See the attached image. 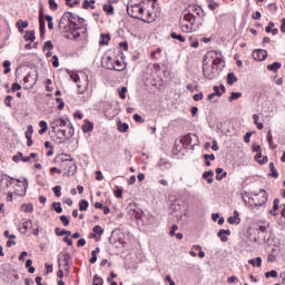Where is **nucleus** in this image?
Returning a JSON list of instances; mask_svg holds the SVG:
<instances>
[{"label":"nucleus","instance_id":"f257e3e1","mask_svg":"<svg viewBox=\"0 0 285 285\" xmlns=\"http://www.w3.org/2000/svg\"><path fill=\"white\" fill-rule=\"evenodd\" d=\"M222 63H224L222 51H208L203 59L204 77L209 80L217 79Z\"/></svg>","mask_w":285,"mask_h":285},{"label":"nucleus","instance_id":"f03ea898","mask_svg":"<svg viewBox=\"0 0 285 285\" xmlns=\"http://www.w3.org/2000/svg\"><path fill=\"white\" fill-rule=\"evenodd\" d=\"M185 14L179 19V28L181 32L190 33L195 32V21H197V17L190 12V10H185Z\"/></svg>","mask_w":285,"mask_h":285},{"label":"nucleus","instance_id":"7ed1b4c3","mask_svg":"<svg viewBox=\"0 0 285 285\" xmlns=\"http://www.w3.org/2000/svg\"><path fill=\"white\" fill-rule=\"evenodd\" d=\"M60 159L61 168L67 171V174L70 175H77V163H75V158L68 156V155H60L58 157Z\"/></svg>","mask_w":285,"mask_h":285},{"label":"nucleus","instance_id":"20e7f679","mask_svg":"<svg viewBox=\"0 0 285 285\" xmlns=\"http://www.w3.org/2000/svg\"><path fill=\"white\" fill-rule=\"evenodd\" d=\"M127 14H129L131 19H138L139 21H144V23H153V21H155V19H144L139 17V14H144V8L141 7V3L127 6Z\"/></svg>","mask_w":285,"mask_h":285},{"label":"nucleus","instance_id":"39448f33","mask_svg":"<svg viewBox=\"0 0 285 285\" xmlns=\"http://www.w3.org/2000/svg\"><path fill=\"white\" fill-rule=\"evenodd\" d=\"M183 146H186V148H195V146L199 145V137L196 134H187L180 139Z\"/></svg>","mask_w":285,"mask_h":285},{"label":"nucleus","instance_id":"423d86ee","mask_svg":"<svg viewBox=\"0 0 285 285\" xmlns=\"http://www.w3.org/2000/svg\"><path fill=\"white\" fill-rule=\"evenodd\" d=\"M66 128H68V131L66 129H58L53 132L59 139H71V137L75 136V127L72 126V122H69Z\"/></svg>","mask_w":285,"mask_h":285},{"label":"nucleus","instance_id":"0eeeda50","mask_svg":"<svg viewBox=\"0 0 285 285\" xmlns=\"http://www.w3.org/2000/svg\"><path fill=\"white\" fill-rule=\"evenodd\" d=\"M254 206H264L268 202V194L264 189H259L257 194L252 198Z\"/></svg>","mask_w":285,"mask_h":285},{"label":"nucleus","instance_id":"6e6552de","mask_svg":"<svg viewBox=\"0 0 285 285\" xmlns=\"http://www.w3.org/2000/svg\"><path fill=\"white\" fill-rule=\"evenodd\" d=\"M109 242L116 247H119V244H124V233H121V229H114L109 237Z\"/></svg>","mask_w":285,"mask_h":285},{"label":"nucleus","instance_id":"1a4fd4ad","mask_svg":"<svg viewBox=\"0 0 285 285\" xmlns=\"http://www.w3.org/2000/svg\"><path fill=\"white\" fill-rule=\"evenodd\" d=\"M52 132H57V128H66V126H68V121H66V119L59 117V116H56L53 117L51 120H50V124H49Z\"/></svg>","mask_w":285,"mask_h":285},{"label":"nucleus","instance_id":"9d476101","mask_svg":"<svg viewBox=\"0 0 285 285\" xmlns=\"http://www.w3.org/2000/svg\"><path fill=\"white\" fill-rule=\"evenodd\" d=\"M127 213L131 217H135V219H141L142 215H144V210H141V208H139V206H137V204H135V203H130L127 206Z\"/></svg>","mask_w":285,"mask_h":285},{"label":"nucleus","instance_id":"9b49d317","mask_svg":"<svg viewBox=\"0 0 285 285\" xmlns=\"http://www.w3.org/2000/svg\"><path fill=\"white\" fill-rule=\"evenodd\" d=\"M252 57L255 59V61H265V59L268 58V51L264 49H257L253 51Z\"/></svg>","mask_w":285,"mask_h":285},{"label":"nucleus","instance_id":"f8f14e48","mask_svg":"<svg viewBox=\"0 0 285 285\" xmlns=\"http://www.w3.org/2000/svg\"><path fill=\"white\" fill-rule=\"evenodd\" d=\"M30 228H32V220H30L28 218H22V220L19 225V232L22 235H26V233H28V230H30Z\"/></svg>","mask_w":285,"mask_h":285},{"label":"nucleus","instance_id":"ddd939ff","mask_svg":"<svg viewBox=\"0 0 285 285\" xmlns=\"http://www.w3.org/2000/svg\"><path fill=\"white\" fill-rule=\"evenodd\" d=\"M79 30H81V28L78 27H70L69 29H67V32H69L66 37L67 39H79V37H81V33L79 32Z\"/></svg>","mask_w":285,"mask_h":285},{"label":"nucleus","instance_id":"4468645a","mask_svg":"<svg viewBox=\"0 0 285 285\" xmlns=\"http://www.w3.org/2000/svg\"><path fill=\"white\" fill-rule=\"evenodd\" d=\"M68 19H70V12H65L59 21V28L63 29V32H68Z\"/></svg>","mask_w":285,"mask_h":285},{"label":"nucleus","instance_id":"2eb2a0df","mask_svg":"<svg viewBox=\"0 0 285 285\" xmlns=\"http://www.w3.org/2000/svg\"><path fill=\"white\" fill-rule=\"evenodd\" d=\"M108 70H116L117 72H121L122 70H126V63L120 60H116L115 65H111Z\"/></svg>","mask_w":285,"mask_h":285},{"label":"nucleus","instance_id":"dca6fc26","mask_svg":"<svg viewBox=\"0 0 285 285\" xmlns=\"http://www.w3.org/2000/svg\"><path fill=\"white\" fill-rule=\"evenodd\" d=\"M185 10H189L190 12H195L197 14V17H206V12H204V9H202V7L194 4V6H189V9H185Z\"/></svg>","mask_w":285,"mask_h":285},{"label":"nucleus","instance_id":"f3484780","mask_svg":"<svg viewBox=\"0 0 285 285\" xmlns=\"http://www.w3.org/2000/svg\"><path fill=\"white\" fill-rule=\"evenodd\" d=\"M278 210H279V198H275L273 202V208L269 209V215H272V217H277Z\"/></svg>","mask_w":285,"mask_h":285},{"label":"nucleus","instance_id":"a211bd4d","mask_svg":"<svg viewBox=\"0 0 285 285\" xmlns=\"http://www.w3.org/2000/svg\"><path fill=\"white\" fill-rule=\"evenodd\" d=\"M213 177H215V173L213 170H208L203 174V179H205L207 184H213V181H215Z\"/></svg>","mask_w":285,"mask_h":285},{"label":"nucleus","instance_id":"6ab92c4d","mask_svg":"<svg viewBox=\"0 0 285 285\" xmlns=\"http://www.w3.org/2000/svg\"><path fill=\"white\" fill-rule=\"evenodd\" d=\"M228 224H240L242 218H239V212L235 210L234 215L227 218Z\"/></svg>","mask_w":285,"mask_h":285},{"label":"nucleus","instance_id":"aec40b11","mask_svg":"<svg viewBox=\"0 0 285 285\" xmlns=\"http://www.w3.org/2000/svg\"><path fill=\"white\" fill-rule=\"evenodd\" d=\"M67 22H68V29L77 28L79 26V24H77V16L71 12H70V18L67 19Z\"/></svg>","mask_w":285,"mask_h":285},{"label":"nucleus","instance_id":"412c9836","mask_svg":"<svg viewBox=\"0 0 285 285\" xmlns=\"http://www.w3.org/2000/svg\"><path fill=\"white\" fill-rule=\"evenodd\" d=\"M227 175L228 173L224 171V168H216V181H222Z\"/></svg>","mask_w":285,"mask_h":285},{"label":"nucleus","instance_id":"4be33fe9","mask_svg":"<svg viewBox=\"0 0 285 285\" xmlns=\"http://www.w3.org/2000/svg\"><path fill=\"white\" fill-rule=\"evenodd\" d=\"M217 235L222 242H228V236L225 235H230V229H220Z\"/></svg>","mask_w":285,"mask_h":285},{"label":"nucleus","instance_id":"5701e85b","mask_svg":"<svg viewBox=\"0 0 285 285\" xmlns=\"http://www.w3.org/2000/svg\"><path fill=\"white\" fill-rule=\"evenodd\" d=\"M29 26V22L28 20H19L17 23H16V28H18V31L19 32H23V29L28 28Z\"/></svg>","mask_w":285,"mask_h":285},{"label":"nucleus","instance_id":"b1692460","mask_svg":"<svg viewBox=\"0 0 285 285\" xmlns=\"http://www.w3.org/2000/svg\"><path fill=\"white\" fill-rule=\"evenodd\" d=\"M55 233H56V235H57L58 237H63V235H67V237H70V235H72V232L66 230V229H62V230H61V228H59V227H57V228L55 229Z\"/></svg>","mask_w":285,"mask_h":285},{"label":"nucleus","instance_id":"393cba45","mask_svg":"<svg viewBox=\"0 0 285 285\" xmlns=\"http://www.w3.org/2000/svg\"><path fill=\"white\" fill-rule=\"evenodd\" d=\"M279 68H282V62H274L267 66V70H269V72H277Z\"/></svg>","mask_w":285,"mask_h":285},{"label":"nucleus","instance_id":"a878e982","mask_svg":"<svg viewBox=\"0 0 285 285\" xmlns=\"http://www.w3.org/2000/svg\"><path fill=\"white\" fill-rule=\"evenodd\" d=\"M128 128H130V126L127 122L118 121L117 130H119L120 132H128Z\"/></svg>","mask_w":285,"mask_h":285},{"label":"nucleus","instance_id":"bb28decb","mask_svg":"<svg viewBox=\"0 0 285 285\" xmlns=\"http://www.w3.org/2000/svg\"><path fill=\"white\" fill-rule=\"evenodd\" d=\"M227 83L228 86H233L234 83H237V76H235V72L227 73Z\"/></svg>","mask_w":285,"mask_h":285},{"label":"nucleus","instance_id":"cd10ccee","mask_svg":"<svg viewBox=\"0 0 285 285\" xmlns=\"http://www.w3.org/2000/svg\"><path fill=\"white\" fill-rule=\"evenodd\" d=\"M248 264L250 266H256L257 268H262V257H256V259L255 258H250L248 261Z\"/></svg>","mask_w":285,"mask_h":285},{"label":"nucleus","instance_id":"c85d7f7f","mask_svg":"<svg viewBox=\"0 0 285 285\" xmlns=\"http://www.w3.org/2000/svg\"><path fill=\"white\" fill-rule=\"evenodd\" d=\"M23 39L24 41H31V43L35 42V30L26 31Z\"/></svg>","mask_w":285,"mask_h":285},{"label":"nucleus","instance_id":"c756f323","mask_svg":"<svg viewBox=\"0 0 285 285\" xmlns=\"http://www.w3.org/2000/svg\"><path fill=\"white\" fill-rule=\"evenodd\" d=\"M269 170L272 171L269 174V177H273L274 179H277V177H279V173H277V169H275V163H269Z\"/></svg>","mask_w":285,"mask_h":285},{"label":"nucleus","instance_id":"7c9ffc66","mask_svg":"<svg viewBox=\"0 0 285 285\" xmlns=\"http://www.w3.org/2000/svg\"><path fill=\"white\" fill-rule=\"evenodd\" d=\"M253 120H254L255 126H257L258 130H264V124L259 122V115L254 114Z\"/></svg>","mask_w":285,"mask_h":285},{"label":"nucleus","instance_id":"2f4dec72","mask_svg":"<svg viewBox=\"0 0 285 285\" xmlns=\"http://www.w3.org/2000/svg\"><path fill=\"white\" fill-rule=\"evenodd\" d=\"M39 127L41 128L39 130V135H46V132H48V122H46L45 120H41L39 122Z\"/></svg>","mask_w":285,"mask_h":285},{"label":"nucleus","instance_id":"473e14b6","mask_svg":"<svg viewBox=\"0 0 285 285\" xmlns=\"http://www.w3.org/2000/svg\"><path fill=\"white\" fill-rule=\"evenodd\" d=\"M61 256L63 257L65 267L68 268V266H70V253L61 252Z\"/></svg>","mask_w":285,"mask_h":285},{"label":"nucleus","instance_id":"72a5a7b5","mask_svg":"<svg viewBox=\"0 0 285 285\" xmlns=\"http://www.w3.org/2000/svg\"><path fill=\"white\" fill-rule=\"evenodd\" d=\"M94 128H95V125H92V122L90 121H86V124L82 125V131L85 132H92Z\"/></svg>","mask_w":285,"mask_h":285},{"label":"nucleus","instance_id":"f704fd0d","mask_svg":"<svg viewBox=\"0 0 285 285\" xmlns=\"http://www.w3.org/2000/svg\"><path fill=\"white\" fill-rule=\"evenodd\" d=\"M170 37H171V39H176L177 41H180V43L186 42V38L184 36H181L180 33L171 32Z\"/></svg>","mask_w":285,"mask_h":285},{"label":"nucleus","instance_id":"c9c22d12","mask_svg":"<svg viewBox=\"0 0 285 285\" xmlns=\"http://www.w3.org/2000/svg\"><path fill=\"white\" fill-rule=\"evenodd\" d=\"M222 92L219 90V87H214V95L215 97H222L223 92H226V87L224 85H220Z\"/></svg>","mask_w":285,"mask_h":285},{"label":"nucleus","instance_id":"e433bc0d","mask_svg":"<svg viewBox=\"0 0 285 285\" xmlns=\"http://www.w3.org/2000/svg\"><path fill=\"white\" fill-rule=\"evenodd\" d=\"M82 8L85 10H88V8H91V10H95V0H85L83 3H82Z\"/></svg>","mask_w":285,"mask_h":285},{"label":"nucleus","instance_id":"4c0bfd02","mask_svg":"<svg viewBox=\"0 0 285 285\" xmlns=\"http://www.w3.org/2000/svg\"><path fill=\"white\" fill-rule=\"evenodd\" d=\"M240 97H242V92H235V91H233L232 94H230V96L228 97V101L229 102H233V101H235V100H237V99H240Z\"/></svg>","mask_w":285,"mask_h":285},{"label":"nucleus","instance_id":"58836bf2","mask_svg":"<svg viewBox=\"0 0 285 285\" xmlns=\"http://www.w3.org/2000/svg\"><path fill=\"white\" fill-rule=\"evenodd\" d=\"M21 208L24 213H32L35 210V206L32 204H22Z\"/></svg>","mask_w":285,"mask_h":285},{"label":"nucleus","instance_id":"ea45409f","mask_svg":"<svg viewBox=\"0 0 285 285\" xmlns=\"http://www.w3.org/2000/svg\"><path fill=\"white\" fill-rule=\"evenodd\" d=\"M32 132H35V128L32 127V125H29V126L27 127L26 132H24L26 139L32 138Z\"/></svg>","mask_w":285,"mask_h":285},{"label":"nucleus","instance_id":"a19ab883","mask_svg":"<svg viewBox=\"0 0 285 285\" xmlns=\"http://www.w3.org/2000/svg\"><path fill=\"white\" fill-rule=\"evenodd\" d=\"M99 46H108V33H101Z\"/></svg>","mask_w":285,"mask_h":285},{"label":"nucleus","instance_id":"79ce46f5","mask_svg":"<svg viewBox=\"0 0 285 285\" xmlns=\"http://www.w3.org/2000/svg\"><path fill=\"white\" fill-rule=\"evenodd\" d=\"M67 72H69L70 78L72 79V81L75 83H77L78 88H80L81 86H79V75H77L75 72H70V70H67Z\"/></svg>","mask_w":285,"mask_h":285},{"label":"nucleus","instance_id":"37998d69","mask_svg":"<svg viewBox=\"0 0 285 285\" xmlns=\"http://www.w3.org/2000/svg\"><path fill=\"white\" fill-rule=\"evenodd\" d=\"M55 46L52 45V41L48 40L43 43L42 50L46 52V50H53Z\"/></svg>","mask_w":285,"mask_h":285},{"label":"nucleus","instance_id":"c03bdc74","mask_svg":"<svg viewBox=\"0 0 285 285\" xmlns=\"http://www.w3.org/2000/svg\"><path fill=\"white\" fill-rule=\"evenodd\" d=\"M52 208L58 214L63 213V208L61 207V204L59 202L58 203H52Z\"/></svg>","mask_w":285,"mask_h":285},{"label":"nucleus","instance_id":"a18cd8bd","mask_svg":"<svg viewBox=\"0 0 285 285\" xmlns=\"http://www.w3.org/2000/svg\"><path fill=\"white\" fill-rule=\"evenodd\" d=\"M208 8L209 10H217V8H219V3L215 2V0H208Z\"/></svg>","mask_w":285,"mask_h":285},{"label":"nucleus","instance_id":"49530a36","mask_svg":"<svg viewBox=\"0 0 285 285\" xmlns=\"http://www.w3.org/2000/svg\"><path fill=\"white\" fill-rule=\"evenodd\" d=\"M79 210H88V200L81 199L79 202Z\"/></svg>","mask_w":285,"mask_h":285},{"label":"nucleus","instance_id":"de8ad7c7","mask_svg":"<svg viewBox=\"0 0 285 285\" xmlns=\"http://www.w3.org/2000/svg\"><path fill=\"white\" fill-rule=\"evenodd\" d=\"M126 92H128L127 87H121V89H118V95H119L120 99H126Z\"/></svg>","mask_w":285,"mask_h":285},{"label":"nucleus","instance_id":"09e8293b","mask_svg":"<svg viewBox=\"0 0 285 285\" xmlns=\"http://www.w3.org/2000/svg\"><path fill=\"white\" fill-rule=\"evenodd\" d=\"M39 23H40V35H46V20L41 18L39 19Z\"/></svg>","mask_w":285,"mask_h":285},{"label":"nucleus","instance_id":"8fccbe9b","mask_svg":"<svg viewBox=\"0 0 285 285\" xmlns=\"http://www.w3.org/2000/svg\"><path fill=\"white\" fill-rule=\"evenodd\" d=\"M268 229V227L261 225L256 228V233H258V235H266V230Z\"/></svg>","mask_w":285,"mask_h":285},{"label":"nucleus","instance_id":"3c124183","mask_svg":"<svg viewBox=\"0 0 285 285\" xmlns=\"http://www.w3.org/2000/svg\"><path fill=\"white\" fill-rule=\"evenodd\" d=\"M10 66H12V62H10V60H6L3 62V68H6L4 69V75H8L10 72Z\"/></svg>","mask_w":285,"mask_h":285},{"label":"nucleus","instance_id":"603ef678","mask_svg":"<svg viewBox=\"0 0 285 285\" xmlns=\"http://www.w3.org/2000/svg\"><path fill=\"white\" fill-rule=\"evenodd\" d=\"M101 66L107 70L108 69V55H104L101 58Z\"/></svg>","mask_w":285,"mask_h":285},{"label":"nucleus","instance_id":"864d4df0","mask_svg":"<svg viewBox=\"0 0 285 285\" xmlns=\"http://www.w3.org/2000/svg\"><path fill=\"white\" fill-rule=\"evenodd\" d=\"M94 233L96 235H104V228H101V226L99 225H96L94 228H92Z\"/></svg>","mask_w":285,"mask_h":285},{"label":"nucleus","instance_id":"5fc2aeb1","mask_svg":"<svg viewBox=\"0 0 285 285\" xmlns=\"http://www.w3.org/2000/svg\"><path fill=\"white\" fill-rule=\"evenodd\" d=\"M12 99H14L12 96L6 97L4 105H7L8 108H12Z\"/></svg>","mask_w":285,"mask_h":285},{"label":"nucleus","instance_id":"6e6d98bb","mask_svg":"<svg viewBox=\"0 0 285 285\" xmlns=\"http://www.w3.org/2000/svg\"><path fill=\"white\" fill-rule=\"evenodd\" d=\"M92 285H104V279L99 276H95L94 277V282H92Z\"/></svg>","mask_w":285,"mask_h":285},{"label":"nucleus","instance_id":"4d7b16f0","mask_svg":"<svg viewBox=\"0 0 285 285\" xmlns=\"http://www.w3.org/2000/svg\"><path fill=\"white\" fill-rule=\"evenodd\" d=\"M60 222L65 226H70V219H68V216H65V215L60 216Z\"/></svg>","mask_w":285,"mask_h":285},{"label":"nucleus","instance_id":"13d9d810","mask_svg":"<svg viewBox=\"0 0 285 285\" xmlns=\"http://www.w3.org/2000/svg\"><path fill=\"white\" fill-rule=\"evenodd\" d=\"M168 160L160 158L159 161L157 163L158 168H164V166H168Z\"/></svg>","mask_w":285,"mask_h":285},{"label":"nucleus","instance_id":"bf43d9fd","mask_svg":"<svg viewBox=\"0 0 285 285\" xmlns=\"http://www.w3.org/2000/svg\"><path fill=\"white\" fill-rule=\"evenodd\" d=\"M22 157H23V153L19 151L16 156L12 157V159L13 161H16V164H19Z\"/></svg>","mask_w":285,"mask_h":285},{"label":"nucleus","instance_id":"052dcab7","mask_svg":"<svg viewBox=\"0 0 285 285\" xmlns=\"http://www.w3.org/2000/svg\"><path fill=\"white\" fill-rule=\"evenodd\" d=\"M49 8H50V10L55 11V10H57V8H59V6L57 4V2L55 0H49Z\"/></svg>","mask_w":285,"mask_h":285},{"label":"nucleus","instance_id":"680f3d73","mask_svg":"<svg viewBox=\"0 0 285 285\" xmlns=\"http://www.w3.org/2000/svg\"><path fill=\"white\" fill-rule=\"evenodd\" d=\"M275 28V22H268L267 27L265 28V32L271 33V31Z\"/></svg>","mask_w":285,"mask_h":285},{"label":"nucleus","instance_id":"e2e57ef3","mask_svg":"<svg viewBox=\"0 0 285 285\" xmlns=\"http://www.w3.org/2000/svg\"><path fill=\"white\" fill-rule=\"evenodd\" d=\"M122 195H124V189L117 188L115 190V197H117V199H121Z\"/></svg>","mask_w":285,"mask_h":285},{"label":"nucleus","instance_id":"0e129e2a","mask_svg":"<svg viewBox=\"0 0 285 285\" xmlns=\"http://www.w3.org/2000/svg\"><path fill=\"white\" fill-rule=\"evenodd\" d=\"M56 197H61V186H56L52 188Z\"/></svg>","mask_w":285,"mask_h":285},{"label":"nucleus","instance_id":"69168bd1","mask_svg":"<svg viewBox=\"0 0 285 285\" xmlns=\"http://www.w3.org/2000/svg\"><path fill=\"white\" fill-rule=\"evenodd\" d=\"M265 277H277V271H275V269H272V271H269V272H267L266 274H265Z\"/></svg>","mask_w":285,"mask_h":285},{"label":"nucleus","instance_id":"338daca9","mask_svg":"<svg viewBox=\"0 0 285 285\" xmlns=\"http://www.w3.org/2000/svg\"><path fill=\"white\" fill-rule=\"evenodd\" d=\"M134 120H135L137 124H144V118H142L139 114H135V115H134Z\"/></svg>","mask_w":285,"mask_h":285},{"label":"nucleus","instance_id":"774afa93","mask_svg":"<svg viewBox=\"0 0 285 285\" xmlns=\"http://www.w3.org/2000/svg\"><path fill=\"white\" fill-rule=\"evenodd\" d=\"M52 66L53 68H59V57L57 55L52 56Z\"/></svg>","mask_w":285,"mask_h":285}]
</instances>
